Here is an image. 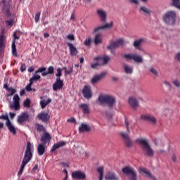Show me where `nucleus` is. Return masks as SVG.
Here are the masks:
<instances>
[{"instance_id":"nucleus-31","label":"nucleus","mask_w":180,"mask_h":180,"mask_svg":"<svg viewBox=\"0 0 180 180\" xmlns=\"http://www.w3.org/2000/svg\"><path fill=\"white\" fill-rule=\"evenodd\" d=\"M79 108L82 109L84 115L89 113V105H88V104H80Z\"/></svg>"},{"instance_id":"nucleus-4","label":"nucleus","mask_w":180,"mask_h":180,"mask_svg":"<svg viewBox=\"0 0 180 180\" xmlns=\"http://www.w3.org/2000/svg\"><path fill=\"white\" fill-rule=\"evenodd\" d=\"M163 22L168 26H174L176 23V12L169 11L162 15Z\"/></svg>"},{"instance_id":"nucleus-21","label":"nucleus","mask_w":180,"mask_h":180,"mask_svg":"<svg viewBox=\"0 0 180 180\" xmlns=\"http://www.w3.org/2000/svg\"><path fill=\"white\" fill-rule=\"evenodd\" d=\"M130 106L133 108V109H137L140 107V104L139 103V100L134 97H130L128 101Z\"/></svg>"},{"instance_id":"nucleus-16","label":"nucleus","mask_w":180,"mask_h":180,"mask_svg":"<svg viewBox=\"0 0 180 180\" xmlns=\"http://www.w3.org/2000/svg\"><path fill=\"white\" fill-rule=\"evenodd\" d=\"M64 82L60 77H56V82L53 83L52 88L54 91L58 89H63Z\"/></svg>"},{"instance_id":"nucleus-58","label":"nucleus","mask_w":180,"mask_h":180,"mask_svg":"<svg viewBox=\"0 0 180 180\" xmlns=\"http://www.w3.org/2000/svg\"><path fill=\"white\" fill-rule=\"evenodd\" d=\"M165 84L167 85V86H168L169 91H171L172 86L171 85V83L168 82H165Z\"/></svg>"},{"instance_id":"nucleus-54","label":"nucleus","mask_w":180,"mask_h":180,"mask_svg":"<svg viewBox=\"0 0 180 180\" xmlns=\"http://www.w3.org/2000/svg\"><path fill=\"white\" fill-rule=\"evenodd\" d=\"M44 71H46V68L41 67L38 68V70L35 71V74H39V72H44Z\"/></svg>"},{"instance_id":"nucleus-13","label":"nucleus","mask_w":180,"mask_h":180,"mask_svg":"<svg viewBox=\"0 0 180 180\" xmlns=\"http://www.w3.org/2000/svg\"><path fill=\"white\" fill-rule=\"evenodd\" d=\"M124 41L122 39H118L116 41L111 42L108 46V50H116V49H119L120 46H123Z\"/></svg>"},{"instance_id":"nucleus-14","label":"nucleus","mask_w":180,"mask_h":180,"mask_svg":"<svg viewBox=\"0 0 180 180\" xmlns=\"http://www.w3.org/2000/svg\"><path fill=\"white\" fill-rule=\"evenodd\" d=\"M107 74L108 73L106 72H103L99 75L94 76L93 78L91 79L92 85H96L98 82H99L100 81H102V79H103V78L106 77Z\"/></svg>"},{"instance_id":"nucleus-46","label":"nucleus","mask_w":180,"mask_h":180,"mask_svg":"<svg viewBox=\"0 0 180 180\" xmlns=\"http://www.w3.org/2000/svg\"><path fill=\"white\" fill-rule=\"evenodd\" d=\"M172 84L176 86V88H180V82L178 79L172 81Z\"/></svg>"},{"instance_id":"nucleus-37","label":"nucleus","mask_w":180,"mask_h":180,"mask_svg":"<svg viewBox=\"0 0 180 180\" xmlns=\"http://www.w3.org/2000/svg\"><path fill=\"white\" fill-rule=\"evenodd\" d=\"M40 78H41V77H40L39 75H37V73H36V72H35L33 77L30 79V84H33V82H34V81H39V79H40Z\"/></svg>"},{"instance_id":"nucleus-47","label":"nucleus","mask_w":180,"mask_h":180,"mask_svg":"<svg viewBox=\"0 0 180 180\" xmlns=\"http://www.w3.org/2000/svg\"><path fill=\"white\" fill-rule=\"evenodd\" d=\"M18 33V32H14L13 34V41L14 42V44L15 43L16 40H19L20 37H18V35H16V34Z\"/></svg>"},{"instance_id":"nucleus-52","label":"nucleus","mask_w":180,"mask_h":180,"mask_svg":"<svg viewBox=\"0 0 180 180\" xmlns=\"http://www.w3.org/2000/svg\"><path fill=\"white\" fill-rule=\"evenodd\" d=\"M129 124H130V122H129V120H127V119H125V125H126V129L128 133H130V127H129Z\"/></svg>"},{"instance_id":"nucleus-3","label":"nucleus","mask_w":180,"mask_h":180,"mask_svg":"<svg viewBox=\"0 0 180 180\" xmlns=\"http://www.w3.org/2000/svg\"><path fill=\"white\" fill-rule=\"evenodd\" d=\"M138 143L140 144L144 155H146V157H154V150H153L147 139H138Z\"/></svg>"},{"instance_id":"nucleus-36","label":"nucleus","mask_w":180,"mask_h":180,"mask_svg":"<svg viewBox=\"0 0 180 180\" xmlns=\"http://www.w3.org/2000/svg\"><path fill=\"white\" fill-rule=\"evenodd\" d=\"M97 171L99 174L98 180H103L104 169L103 167H98Z\"/></svg>"},{"instance_id":"nucleus-55","label":"nucleus","mask_w":180,"mask_h":180,"mask_svg":"<svg viewBox=\"0 0 180 180\" xmlns=\"http://www.w3.org/2000/svg\"><path fill=\"white\" fill-rule=\"evenodd\" d=\"M32 85H33V84H30V83L25 86L27 91H32Z\"/></svg>"},{"instance_id":"nucleus-12","label":"nucleus","mask_w":180,"mask_h":180,"mask_svg":"<svg viewBox=\"0 0 180 180\" xmlns=\"http://www.w3.org/2000/svg\"><path fill=\"white\" fill-rule=\"evenodd\" d=\"M96 13L98 18H100L101 22H103V25H105V23H106L108 20V13L106 12V11L99 8L97 10Z\"/></svg>"},{"instance_id":"nucleus-18","label":"nucleus","mask_w":180,"mask_h":180,"mask_svg":"<svg viewBox=\"0 0 180 180\" xmlns=\"http://www.w3.org/2000/svg\"><path fill=\"white\" fill-rule=\"evenodd\" d=\"M85 177L86 176L84 172L75 171L72 173V178H73V179L82 180L85 179Z\"/></svg>"},{"instance_id":"nucleus-29","label":"nucleus","mask_w":180,"mask_h":180,"mask_svg":"<svg viewBox=\"0 0 180 180\" xmlns=\"http://www.w3.org/2000/svg\"><path fill=\"white\" fill-rule=\"evenodd\" d=\"M144 41H146V39L144 38H141L139 39H136L134 41V47H135V49H140V46H141V44H143V43H144Z\"/></svg>"},{"instance_id":"nucleus-35","label":"nucleus","mask_w":180,"mask_h":180,"mask_svg":"<svg viewBox=\"0 0 180 180\" xmlns=\"http://www.w3.org/2000/svg\"><path fill=\"white\" fill-rule=\"evenodd\" d=\"M153 141L155 144V146H161L162 147H164V142H162V140L159 138H153Z\"/></svg>"},{"instance_id":"nucleus-30","label":"nucleus","mask_w":180,"mask_h":180,"mask_svg":"<svg viewBox=\"0 0 180 180\" xmlns=\"http://www.w3.org/2000/svg\"><path fill=\"white\" fill-rule=\"evenodd\" d=\"M46 144L44 143H40L37 146V153L39 155H43L44 153L46 152Z\"/></svg>"},{"instance_id":"nucleus-43","label":"nucleus","mask_w":180,"mask_h":180,"mask_svg":"<svg viewBox=\"0 0 180 180\" xmlns=\"http://www.w3.org/2000/svg\"><path fill=\"white\" fill-rule=\"evenodd\" d=\"M5 22H6V25L9 27H12L13 26V19L6 20Z\"/></svg>"},{"instance_id":"nucleus-10","label":"nucleus","mask_w":180,"mask_h":180,"mask_svg":"<svg viewBox=\"0 0 180 180\" xmlns=\"http://www.w3.org/2000/svg\"><path fill=\"white\" fill-rule=\"evenodd\" d=\"M30 119V116L29 115V112L27 111L22 112L17 117V122L18 124H23V123H26V122H29Z\"/></svg>"},{"instance_id":"nucleus-56","label":"nucleus","mask_w":180,"mask_h":180,"mask_svg":"<svg viewBox=\"0 0 180 180\" xmlns=\"http://www.w3.org/2000/svg\"><path fill=\"white\" fill-rule=\"evenodd\" d=\"M67 122H68V123H75V118H74V117H71V118H70V119H68L67 120Z\"/></svg>"},{"instance_id":"nucleus-45","label":"nucleus","mask_w":180,"mask_h":180,"mask_svg":"<svg viewBox=\"0 0 180 180\" xmlns=\"http://www.w3.org/2000/svg\"><path fill=\"white\" fill-rule=\"evenodd\" d=\"M47 72L48 75L54 74V67L49 66L47 68V72Z\"/></svg>"},{"instance_id":"nucleus-61","label":"nucleus","mask_w":180,"mask_h":180,"mask_svg":"<svg viewBox=\"0 0 180 180\" xmlns=\"http://www.w3.org/2000/svg\"><path fill=\"white\" fill-rule=\"evenodd\" d=\"M172 160L174 162H176V160H177V158H176V155H173L172 156Z\"/></svg>"},{"instance_id":"nucleus-27","label":"nucleus","mask_w":180,"mask_h":180,"mask_svg":"<svg viewBox=\"0 0 180 180\" xmlns=\"http://www.w3.org/2000/svg\"><path fill=\"white\" fill-rule=\"evenodd\" d=\"M64 146H65V141H60L56 143H54L51 149V153H54L56 150L60 148V147H64Z\"/></svg>"},{"instance_id":"nucleus-5","label":"nucleus","mask_w":180,"mask_h":180,"mask_svg":"<svg viewBox=\"0 0 180 180\" xmlns=\"http://www.w3.org/2000/svg\"><path fill=\"white\" fill-rule=\"evenodd\" d=\"M98 101L100 102L101 105L105 104L110 108H113V105L115 103H116V99H115V97L103 94L99 96Z\"/></svg>"},{"instance_id":"nucleus-63","label":"nucleus","mask_w":180,"mask_h":180,"mask_svg":"<svg viewBox=\"0 0 180 180\" xmlns=\"http://www.w3.org/2000/svg\"><path fill=\"white\" fill-rule=\"evenodd\" d=\"M25 94H26V92L25 91V89H21L20 91V96H23V95H25Z\"/></svg>"},{"instance_id":"nucleus-39","label":"nucleus","mask_w":180,"mask_h":180,"mask_svg":"<svg viewBox=\"0 0 180 180\" xmlns=\"http://www.w3.org/2000/svg\"><path fill=\"white\" fill-rule=\"evenodd\" d=\"M172 5L180 11V0H172Z\"/></svg>"},{"instance_id":"nucleus-41","label":"nucleus","mask_w":180,"mask_h":180,"mask_svg":"<svg viewBox=\"0 0 180 180\" xmlns=\"http://www.w3.org/2000/svg\"><path fill=\"white\" fill-rule=\"evenodd\" d=\"M149 71H150V72H151V74H153V75H155V77H158V70H157V69H155L154 68H150Z\"/></svg>"},{"instance_id":"nucleus-17","label":"nucleus","mask_w":180,"mask_h":180,"mask_svg":"<svg viewBox=\"0 0 180 180\" xmlns=\"http://www.w3.org/2000/svg\"><path fill=\"white\" fill-rule=\"evenodd\" d=\"M141 119L145 120V122L152 123V124H155V123H157V118L151 115H143L141 116Z\"/></svg>"},{"instance_id":"nucleus-20","label":"nucleus","mask_w":180,"mask_h":180,"mask_svg":"<svg viewBox=\"0 0 180 180\" xmlns=\"http://www.w3.org/2000/svg\"><path fill=\"white\" fill-rule=\"evenodd\" d=\"M105 180H120V177L115 172H108L105 176Z\"/></svg>"},{"instance_id":"nucleus-48","label":"nucleus","mask_w":180,"mask_h":180,"mask_svg":"<svg viewBox=\"0 0 180 180\" xmlns=\"http://www.w3.org/2000/svg\"><path fill=\"white\" fill-rule=\"evenodd\" d=\"M24 106L25 108H30V100L29 98H27L25 101H24Z\"/></svg>"},{"instance_id":"nucleus-22","label":"nucleus","mask_w":180,"mask_h":180,"mask_svg":"<svg viewBox=\"0 0 180 180\" xmlns=\"http://www.w3.org/2000/svg\"><path fill=\"white\" fill-rule=\"evenodd\" d=\"M121 136L125 141L127 147L130 148V147L133 146V142L131 141V139H130V136H129V134L122 132Z\"/></svg>"},{"instance_id":"nucleus-28","label":"nucleus","mask_w":180,"mask_h":180,"mask_svg":"<svg viewBox=\"0 0 180 180\" xmlns=\"http://www.w3.org/2000/svg\"><path fill=\"white\" fill-rule=\"evenodd\" d=\"M4 88L6 91H8V92H10L9 94H7V96H12L14 94H16V89L12 87H8V83L4 84Z\"/></svg>"},{"instance_id":"nucleus-59","label":"nucleus","mask_w":180,"mask_h":180,"mask_svg":"<svg viewBox=\"0 0 180 180\" xmlns=\"http://www.w3.org/2000/svg\"><path fill=\"white\" fill-rule=\"evenodd\" d=\"M165 153V150L164 149H160L159 150L157 151V154H164Z\"/></svg>"},{"instance_id":"nucleus-2","label":"nucleus","mask_w":180,"mask_h":180,"mask_svg":"<svg viewBox=\"0 0 180 180\" xmlns=\"http://www.w3.org/2000/svg\"><path fill=\"white\" fill-rule=\"evenodd\" d=\"M112 27H113V22L106 23L104 25L94 28L93 34H95L94 43L96 45L102 44V32H101V30L112 29Z\"/></svg>"},{"instance_id":"nucleus-51","label":"nucleus","mask_w":180,"mask_h":180,"mask_svg":"<svg viewBox=\"0 0 180 180\" xmlns=\"http://www.w3.org/2000/svg\"><path fill=\"white\" fill-rule=\"evenodd\" d=\"M20 70L21 72H25V71H26V65L25 63H20Z\"/></svg>"},{"instance_id":"nucleus-8","label":"nucleus","mask_w":180,"mask_h":180,"mask_svg":"<svg viewBox=\"0 0 180 180\" xmlns=\"http://www.w3.org/2000/svg\"><path fill=\"white\" fill-rule=\"evenodd\" d=\"M94 60L96 61H98V63L91 65V68H96V67L99 65H106V64H108V63L110 61V58L106 56L103 57L98 56V57H96Z\"/></svg>"},{"instance_id":"nucleus-49","label":"nucleus","mask_w":180,"mask_h":180,"mask_svg":"<svg viewBox=\"0 0 180 180\" xmlns=\"http://www.w3.org/2000/svg\"><path fill=\"white\" fill-rule=\"evenodd\" d=\"M36 171H39V165H35L34 167L32 169L31 172L34 175L36 174Z\"/></svg>"},{"instance_id":"nucleus-6","label":"nucleus","mask_w":180,"mask_h":180,"mask_svg":"<svg viewBox=\"0 0 180 180\" xmlns=\"http://www.w3.org/2000/svg\"><path fill=\"white\" fill-rule=\"evenodd\" d=\"M122 171L124 175H127L129 180H137V172L133 167L127 166Z\"/></svg>"},{"instance_id":"nucleus-19","label":"nucleus","mask_w":180,"mask_h":180,"mask_svg":"<svg viewBox=\"0 0 180 180\" xmlns=\"http://www.w3.org/2000/svg\"><path fill=\"white\" fill-rule=\"evenodd\" d=\"M37 117L39 120H41V122H44V123H47L50 120V115H49L47 112H41L37 115Z\"/></svg>"},{"instance_id":"nucleus-25","label":"nucleus","mask_w":180,"mask_h":180,"mask_svg":"<svg viewBox=\"0 0 180 180\" xmlns=\"http://www.w3.org/2000/svg\"><path fill=\"white\" fill-rule=\"evenodd\" d=\"M82 94L85 99H89L91 98V89L88 86H84L82 89Z\"/></svg>"},{"instance_id":"nucleus-33","label":"nucleus","mask_w":180,"mask_h":180,"mask_svg":"<svg viewBox=\"0 0 180 180\" xmlns=\"http://www.w3.org/2000/svg\"><path fill=\"white\" fill-rule=\"evenodd\" d=\"M124 70L126 74H133V67L129 65L124 63Z\"/></svg>"},{"instance_id":"nucleus-34","label":"nucleus","mask_w":180,"mask_h":180,"mask_svg":"<svg viewBox=\"0 0 180 180\" xmlns=\"http://www.w3.org/2000/svg\"><path fill=\"white\" fill-rule=\"evenodd\" d=\"M51 102V98H48L47 100L43 99L39 102V105H41V109H44V108H46V106L49 105V103H50Z\"/></svg>"},{"instance_id":"nucleus-24","label":"nucleus","mask_w":180,"mask_h":180,"mask_svg":"<svg viewBox=\"0 0 180 180\" xmlns=\"http://www.w3.org/2000/svg\"><path fill=\"white\" fill-rule=\"evenodd\" d=\"M91 130V127L86 124L82 123L79 126V133H88Z\"/></svg>"},{"instance_id":"nucleus-60","label":"nucleus","mask_w":180,"mask_h":180,"mask_svg":"<svg viewBox=\"0 0 180 180\" xmlns=\"http://www.w3.org/2000/svg\"><path fill=\"white\" fill-rule=\"evenodd\" d=\"M6 13L7 18H11V12L9 11V8H7L6 10Z\"/></svg>"},{"instance_id":"nucleus-15","label":"nucleus","mask_w":180,"mask_h":180,"mask_svg":"<svg viewBox=\"0 0 180 180\" xmlns=\"http://www.w3.org/2000/svg\"><path fill=\"white\" fill-rule=\"evenodd\" d=\"M14 104L10 105L11 109H15V110H19L20 109V98H19V95L15 94L13 98Z\"/></svg>"},{"instance_id":"nucleus-50","label":"nucleus","mask_w":180,"mask_h":180,"mask_svg":"<svg viewBox=\"0 0 180 180\" xmlns=\"http://www.w3.org/2000/svg\"><path fill=\"white\" fill-rule=\"evenodd\" d=\"M61 68H58L57 69V74H56V78H60L63 75V73L61 72Z\"/></svg>"},{"instance_id":"nucleus-26","label":"nucleus","mask_w":180,"mask_h":180,"mask_svg":"<svg viewBox=\"0 0 180 180\" xmlns=\"http://www.w3.org/2000/svg\"><path fill=\"white\" fill-rule=\"evenodd\" d=\"M51 140V136H50V134L48 132H46L43 134V136L41 137V141L42 142V144L46 145L49 141Z\"/></svg>"},{"instance_id":"nucleus-42","label":"nucleus","mask_w":180,"mask_h":180,"mask_svg":"<svg viewBox=\"0 0 180 180\" xmlns=\"http://www.w3.org/2000/svg\"><path fill=\"white\" fill-rule=\"evenodd\" d=\"M37 131H44V127L40 124H36Z\"/></svg>"},{"instance_id":"nucleus-11","label":"nucleus","mask_w":180,"mask_h":180,"mask_svg":"<svg viewBox=\"0 0 180 180\" xmlns=\"http://www.w3.org/2000/svg\"><path fill=\"white\" fill-rule=\"evenodd\" d=\"M5 47H6L5 44V31L3 30L0 33V56H4Z\"/></svg>"},{"instance_id":"nucleus-62","label":"nucleus","mask_w":180,"mask_h":180,"mask_svg":"<svg viewBox=\"0 0 180 180\" xmlns=\"http://www.w3.org/2000/svg\"><path fill=\"white\" fill-rule=\"evenodd\" d=\"M34 71V67L31 66L28 68V72H33Z\"/></svg>"},{"instance_id":"nucleus-64","label":"nucleus","mask_w":180,"mask_h":180,"mask_svg":"<svg viewBox=\"0 0 180 180\" xmlns=\"http://www.w3.org/2000/svg\"><path fill=\"white\" fill-rule=\"evenodd\" d=\"M176 57L177 60H178L179 61H180V52L176 54Z\"/></svg>"},{"instance_id":"nucleus-40","label":"nucleus","mask_w":180,"mask_h":180,"mask_svg":"<svg viewBox=\"0 0 180 180\" xmlns=\"http://www.w3.org/2000/svg\"><path fill=\"white\" fill-rule=\"evenodd\" d=\"M68 68H69L68 70L65 71V75H70V74H72V72L73 71L74 66L72 65H69Z\"/></svg>"},{"instance_id":"nucleus-23","label":"nucleus","mask_w":180,"mask_h":180,"mask_svg":"<svg viewBox=\"0 0 180 180\" xmlns=\"http://www.w3.org/2000/svg\"><path fill=\"white\" fill-rule=\"evenodd\" d=\"M67 46L69 47V51L71 57H74L78 54V50L74 45L70 42H67Z\"/></svg>"},{"instance_id":"nucleus-53","label":"nucleus","mask_w":180,"mask_h":180,"mask_svg":"<svg viewBox=\"0 0 180 180\" xmlns=\"http://www.w3.org/2000/svg\"><path fill=\"white\" fill-rule=\"evenodd\" d=\"M84 46H86L87 47L91 46V37L86 39L85 41L84 42Z\"/></svg>"},{"instance_id":"nucleus-38","label":"nucleus","mask_w":180,"mask_h":180,"mask_svg":"<svg viewBox=\"0 0 180 180\" xmlns=\"http://www.w3.org/2000/svg\"><path fill=\"white\" fill-rule=\"evenodd\" d=\"M11 51L13 56H15V57H18V51H16V45L15 44L14 41H12L11 44Z\"/></svg>"},{"instance_id":"nucleus-57","label":"nucleus","mask_w":180,"mask_h":180,"mask_svg":"<svg viewBox=\"0 0 180 180\" xmlns=\"http://www.w3.org/2000/svg\"><path fill=\"white\" fill-rule=\"evenodd\" d=\"M67 39H68V40H70L72 41V40H74L75 37L73 34H68L67 35Z\"/></svg>"},{"instance_id":"nucleus-7","label":"nucleus","mask_w":180,"mask_h":180,"mask_svg":"<svg viewBox=\"0 0 180 180\" xmlns=\"http://www.w3.org/2000/svg\"><path fill=\"white\" fill-rule=\"evenodd\" d=\"M0 119L3 120H6L5 126L7 127L10 133H12V134L13 135L16 134V128H15V127L13 126V124H12V122H11V120H9V117L8 116V115H0Z\"/></svg>"},{"instance_id":"nucleus-1","label":"nucleus","mask_w":180,"mask_h":180,"mask_svg":"<svg viewBox=\"0 0 180 180\" xmlns=\"http://www.w3.org/2000/svg\"><path fill=\"white\" fill-rule=\"evenodd\" d=\"M33 148L32 143H30V142H27V148L18 175H22L26 165H27L28 162L32 161V158H33V153H32L33 152Z\"/></svg>"},{"instance_id":"nucleus-9","label":"nucleus","mask_w":180,"mask_h":180,"mask_svg":"<svg viewBox=\"0 0 180 180\" xmlns=\"http://www.w3.org/2000/svg\"><path fill=\"white\" fill-rule=\"evenodd\" d=\"M124 58L127 60V61H129V60H133V61L137 63L138 64H141V63L144 61L143 57L137 53L124 54Z\"/></svg>"},{"instance_id":"nucleus-32","label":"nucleus","mask_w":180,"mask_h":180,"mask_svg":"<svg viewBox=\"0 0 180 180\" xmlns=\"http://www.w3.org/2000/svg\"><path fill=\"white\" fill-rule=\"evenodd\" d=\"M139 12H143L145 15H151L153 13V11L146 6L140 7Z\"/></svg>"},{"instance_id":"nucleus-44","label":"nucleus","mask_w":180,"mask_h":180,"mask_svg":"<svg viewBox=\"0 0 180 180\" xmlns=\"http://www.w3.org/2000/svg\"><path fill=\"white\" fill-rule=\"evenodd\" d=\"M40 15H41V13L40 11L37 12L36 14H35V16H34V20H35V22L36 23H38L39 22V20L40 19Z\"/></svg>"}]
</instances>
